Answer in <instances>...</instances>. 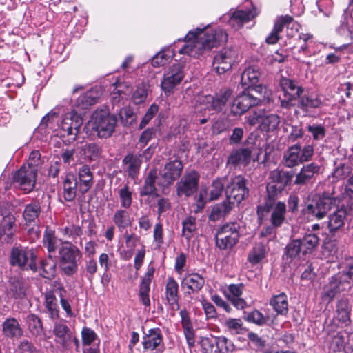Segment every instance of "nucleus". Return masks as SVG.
Instances as JSON below:
<instances>
[{"label": "nucleus", "instance_id": "obj_21", "mask_svg": "<svg viewBox=\"0 0 353 353\" xmlns=\"http://www.w3.org/2000/svg\"><path fill=\"white\" fill-rule=\"evenodd\" d=\"M2 334L12 341L19 339L23 334V330L19 321L14 317H8L2 323Z\"/></svg>", "mask_w": 353, "mask_h": 353}, {"label": "nucleus", "instance_id": "obj_25", "mask_svg": "<svg viewBox=\"0 0 353 353\" xmlns=\"http://www.w3.org/2000/svg\"><path fill=\"white\" fill-rule=\"evenodd\" d=\"M261 77V72L258 68L248 67L243 72L241 77V82L245 90H251L253 88H261L259 86Z\"/></svg>", "mask_w": 353, "mask_h": 353}, {"label": "nucleus", "instance_id": "obj_4", "mask_svg": "<svg viewBox=\"0 0 353 353\" xmlns=\"http://www.w3.org/2000/svg\"><path fill=\"white\" fill-rule=\"evenodd\" d=\"M336 198L332 193L324 192L316 194L312 196L311 202L302 209V213L307 219L321 220L336 205Z\"/></svg>", "mask_w": 353, "mask_h": 353}, {"label": "nucleus", "instance_id": "obj_3", "mask_svg": "<svg viewBox=\"0 0 353 353\" xmlns=\"http://www.w3.org/2000/svg\"><path fill=\"white\" fill-rule=\"evenodd\" d=\"M57 258L61 271L65 276H71L78 271V263L82 258V252L72 242L64 241L60 243Z\"/></svg>", "mask_w": 353, "mask_h": 353}, {"label": "nucleus", "instance_id": "obj_1", "mask_svg": "<svg viewBox=\"0 0 353 353\" xmlns=\"http://www.w3.org/2000/svg\"><path fill=\"white\" fill-rule=\"evenodd\" d=\"M203 30V28H196L195 31H190L184 40L185 41H193L190 43L184 45L179 50V53L188 54L194 57L202 55L205 51L216 47L228 39V34L221 29L211 32H204Z\"/></svg>", "mask_w": 353, "mask_h": 353}, {"label": "nucleus", "instance_id": "obj_9", "mask_svg": "<svg viewBox=\"0 0 353 353\" xmlns=\"http://www.w3.org/2000/svg\"><path fill=\"white\" fill-rule=\"evenodd\" d=\"M279 85L284 94V99L281 100V106L290 108L296 105L297 98L303 92V88L299 82L285 77H281Z\"/></svg>", "mask_w": 353, "mask_h": 353}, {"label": "nucleus", "instance_id": "obj_23", "mask_svg": "<svg viewBox=\"0 0 353 353\" xmlns=\"http://www.w3.org/2000/svg\"><path fill=\"white\" fill-rule=\"evenodd\" d=\"M258 14L256 8L252 10H236L229 16L228 23L234 30L241 28L245 23L250 21Z\"/></svg>", "mask_w": 353, "mask_h": 353}, {"label": "nucleus", "instance_id": "obj_49", "mask_svg": "<svg viewBox=\"0 0 353 353\" xmlns=\"http://www.w3.org/2000/svg\"><path fill=\"white\" fill-rule=\"evenodd\" d=\"M319 170V167L314 163H310L303 166L301 172L296 175L295 183L305 184L306 183L314 174Z\"/></svg>", "mask_w": 353, "mask_h": 353}, {"label": "nucleus", "instance_id": "obj_37", "mask_svg": "<svg viewBox=\"0 0 353 353\" xmlns=\"http://www.w3.org/2000/svg\"><path fill=\"white\" fill-rule=\"evenodd\" d=\"M158 179L157 170L151 169L144 180L143 185L140 190V196H150L155 193L157 190L155 184L157 183Z\"/></svg>", "mask_w": 353, "mask_h": 353}, {"label": "nucleus", "instance_id": "obj_10", "mask_svg": "<svg viewBox=\"0 0 353 353\" xmlns=\"http://www.w3.org/2000/svg\"><path fill=\"white\" fill-rule=\"evenodd\" d=\"M184 78V66L180 63L172 64L164 73L161 86L166 95L174 92V88Z\"/></svg>", "mask_w": 353, "mask_h": 353}, {"label": "nucleus", "instance_id": "obj_55", "mask_svg": "<svg viewBox=\"0 0 353 353\" xmlns=\"http://www.w3.org/2000/svg\"><path fill=\"white\" fill-rule=\"evenodd\" d=\"M150 85L146 83H141L137 85L136 90L134 92L132 99L134 103L141 104L145 101Z\"/></svg>", "mask_w": 353, "mask_h": 353}, {"label": "nucleus", "instance_id": "obj_8", "mask_svg": "<svg viewBox=\"0 0 353 353\" xmlns=\"http://www.w3.org/2000/svg\"><path fill=\"white\" fill-rule=\"evenodd\" d=\"M37 176V169L28 163V165H22L14 174L13 183L21 190L29 193L35 188Z\"/></svg>", "mask_w": 353, "mask_h": 353}, {"label": "nucleus", "instance_id": "obj_41", "mask_svg": "<svg viewBox=\"0 0 353 353\" xmlns=\"http://www.w3.org/2000/svg\"><path fill=\"white\" fill-rule=\"evenodd\" d=\"M112 221L120 232L130 227L132 223V219L125 208L116 210L113 214Z\"/></svg>", "mask_w": 353, "mask_h": 353}, {"label": "nucleus", "instance_id": "obj_44", "mask_svg": "<svg viewBox=\"0 0 353 353\" xmlns=\"http://www.w3.org/2000/svg\"><path fill=\"white\" fill-rule=\"evenodd\" d=\"M286 212V205L284 202L278 201L275 203L270 216L272 225L281 227L284 223Z\"/></svg>", "mask_w": 353, "mask_h": 353}, {"label": "nucleus", "instance_id": "obj_18", "mask_svg": "<svg viewBox=\"0 0 353 353\" xmlns=\"http://www.w3.org/2000/svg\"><path fill=\"white\" fill-rule=\"evenodd\" d=\"M163 337L161 330L158 328H151L148 332H144L142 345L145 350H156V353H162L165 350Z\"/></svg>", "mask_w": 353, "mask_h": 353}, {"label": "nucleus", "instance_id": "obj_64", "mask_svg": "<svg viewBox=\"0 0 353 353\" xmlns=\"http://www.w3.org/2000/svg\"><path fill=\"white\" fill-rule=\"evenodd\" d=\"M82 343L84 346L90 345L98 339L94 330L89 327H83L81 331Z\"/></svg>", "mask_w": 353, "mask_h": 353}, {"label": "nucleus", "instance_id": "obj_45", "mask_svg": "<svg viewBox=\"0 0 353 353\" xmlns=\"http://www.w3.org/2000/svg\"><path fill=\"white\" fill-rule=\"evenodd\" d=\"M301 243V247L305 256L312 254L319 245V236L312 232L305 234L301 239H299Z\"/></svg>", "mask_w": 353, "mask_h": 353}, {"label": "nucleus", "instance_id": "obj_48", "mask_svg": "<svg viewBox=\"0 0 353 353\" xmlns=\"http://www.w3.org/2000/svg\"><path fill=\"white\" fill-rule=\"evenodd\" d=\"M98 94L94 90H89L81 94L77 100L75 106L79 110L88 109L96 103Z\"/></svg>", "mask_w": 353, "mask_h": 353}, {"label": "nucleus", "instance_id": "obj_19", "mask_svg": "<svg viewBox=\"0 0 353 353\" xmlns=\"http://www.w3.org/2000/svg\"><path fill=\"white\" fill-rule=\"evenodd\" d=\"M53 322L52 332L55 336L56 343L59 344L64 350L69 349V341L73 332L67 325L66 321L63 319H58Z\"/></svg>", "mask_w": 353, "mask_h": 353}, {"label": "nucleus", "instance_id": "obj_13", "mask_svg": "<svg viewBox=\"0 0 353 353\" xmlns=\"http://www.w3.org/2000/svg\"><path fill=\"white\" fill-rule=\"evenodd\" d=\"M237 52L234 48H223L214 57L212 67L218 74L229 71L236 62Z\"/></svg>", "mask_w": 353, "mask_h": 353}, {"label": "nucleus", "instance_id": "obj_14", "mask_svg": "<svg viewBox=\"0 0 353 353\" xmlns=\"http://www.w3.org/2000/svg\"><path fill=\"white\" fill-rule=\"evenodd\" d=\"M199 174L195 171L185 173L176 183V194L179 197L188 198L192 196L198 190Z\"/></svg>", "mask_w": 353, "mask_h": 353}, {"label": "nucleus", "instance_id": "obj_63", "mask_svg": "<svg viewBox=\"0 0 353 353\" xmlns=\"http://www.w3.org/2000/svg\"><path fill=\"white\" fill-rule=\"evenodd\" d=\"M224 325L233 334H240L243 330V323L241 319L230 318L225 321Z\"/></svg>", "mask_w": 353, "mask_h": 353}, {"label": "nucleus", "instance_id": "obj_7", "mask_svg": "<svg viewBox=\"0 0 353 353\" xmlns=\"http://www.w3.org/2000/svg\"><path fill=\"white\" fill-rule=\"evenodd\" d=\"M293 174L280 170L272 171L269 176L270 181L266 185V192L272 199H277L283 194L286 188L291 183Z\"/></svg>", "mask_w": 353, "mask_h": 353}, {"label": "nucleus", "instance_id": "obj_54", "mask_svg": "<svg viewBox=\"0 0 353 353\" xmlns=\"http://www.w3.org/2000/svg\"><path fill=\"white\" fill-rule=\"evenodd\" d=\"M182 235L188 241L190 240L196 230V218L192 216L186 217L182 221Z\"/></svg>", "mask_w": 353, "mask_h": 353}, {"label": "nucleus", "instance_id": "obj_2", "mask_svg": "<svg viewBox=\"0 0 353 353\" xmlns=\"http://www.w3.org/2000/svg\"><path fill=\"white\" fill-rule=\"evenodd\" d=\"M83 118L77 110L65 113L61 123V135L68 137V141H74L78 137L85 139L97 134V122L93 115L83 126Z\"/></svg>", "mask_w": 353, "mask_h": 353}, {"label": "nucleus", "instance_id": "obj_39", "mask_svg": "<svg viewBox=\"0 0 353 353\" xmlns=\"http://www.w3.org/2000/svg\"><path fill=\"white\" fill-rule=\"evenodd\" d=\"M165 299L169 305H176L178 306L179 284L173 277H168L165 284Z\"/></svg>", "mask_w": 353, "mask_h": 353}, {"label": "nucleus", "instance_id": "obj_34", "mask_svg": "<svg viewBox=\"0 0 353 353\" xmlns=\"http://www.w3.org/2000/svg\"><path fill=\"white\" fill-rule=\"evenodd\" d=\"M40 276L43 278L52 280L57 275V262L54 260L51 254L48 255L47 259H42L40 261V265L38 270Z\"/></svg>", "mask_w": 353, "mask_h": 353}, {"label": "nucleus", "instance_id": "obj_57", "mask_svg": "<svg viewBox=\"0 0 353 353\" xmlns=\"http://www.w3.org/2000/svg\"><path fill=\"white\" fill-rule=\"evenodd\" d=\"M216 348L214 353H230L233 351L234 345L232 341L225 336H216Z\"/></svg>", "mask_w": 353, "mask_h": 353}, {"label": "nucleus", "instance_id": "obj_38", "mask_svg": "<svg viewBox=\"0 0 353 353\" xmlns=\"http://www.w3.org/2000/svg\"><path fill=\"white\" fill-rule=\"evenodd\" d=\"M78 181L72 174L66 175L63 181V197L67 201H72L77 195Z\"/></svg>", "mask_w": 353, "mask_h": 353}, {"label": "nucleus", "instance_id": "obj_42", "mask_svg": "<svg viewBox=\"0 0 353 353\" xmlns=\"http://www.w3.org/2000/svg\"><path fill=\"white\" fill-rule=\"evenodd\" d=\"M42 241L49 254H51L55 252L57 249L59 250L62 241L56 236L54 231L47 227L44 231Z\"/></svg>", "mask_w": 353, "mask_h": 353}, {"label": "nucleus", "instance_id": "obj_59", "mask_svg": "<svg viewBox=\"0 0 353 353\" xmlns=\"http://www.w3.org/2000/svg\"><path fill=\"white\" fill-rule=\"evenodd\" d=\"M15 225V218L13 215L9 214L3 218L0 228L2 231V235H6L11 238L14 234V226Z\"/></svg>", "mask_w": 353, "mask_h": 353}, {"label": "nucleus", "instance_id": "obj_58", "mask_svg": "<svg viewBox=\"0 0 353 353\" xmlns=\"http://www.w3.org/2000/svg\"><path fill=\"white\" fill-rule=\"evenodd\" d=\"M276 200V199H272L270 198L269 194H267V196L265 198V202L257 207L256 212L258 219L260 221L263 220L267 216L270 210L273 208Z\"/></svg>", "mask_w": 353, "mask_h": 353}, {"label": "nucleus", "instance_id": "obj_33", "mask_svg": "<svg viewBox=\"0 0 353 353\" xmlns=\"http://www.w3.org/2000/svg\"><path fill=\"white\" fill-rule=\"evenodd\" d=\"M243 319L250 323L258 326L269 325L273 322V319L268 314H263L258 310L251 312H243Z\"/></svg>", "mask_w": 353, "mask_h": 353}, {"label": "nucleus", "instance_id": "obj_56", "mask_svg": "<svg viewBox=\"0 0 353 353\" xmlns=\"http://www.w3.org/2000/svg\"><path fill=\"white\" fill-rule=\"evenodd\" d=\"M121 206L125 209L130 208L132 203V192L129 185L125 184L118 192Z\"/></svg>", "mask_w": 353, "mask_h": 353}, {"label": "nucleus", "instance_id": "obj_26", "mask_svg": "<svg viewBox=\"0 0 353 353\" xmlns=\"http://www.w3.org/2000/svg\"><path fill=\"white\" fill-rule=\"evenodd\" d=\"M322 104L321 99L317 95L306 94L304 90L296 102V105L305 112H309L310 109L319 108Z\"/></svg>", "mask_w": 353, "mask_h": 353}, {"label": "nucleus", "instance_id": "obj_20", "mask_svg": "<svg viewBox=\"0 0 353 353\" xmlns=\"http://www.w3.org/2000/svg\"><path fill=\"white\" fill-rule=\"evenodd\" d=\"M181 287L188 290L185 292V296H191L192 294L199 292L205 285V279L198 273L188 274L181 281Z\"/></svg>", "mask_w": 353, "mask_h": 353}, {"label": "nucleus", "instance_id": "obj_30", "mask_svg": "<svg viewBox=\"0 0 353 353\" xmlns=\"http://www.w3.org/2000/svg\"><path fill=\"white\" fill-rule=\"evenodd\" d=\"M280 117L274 113H270L264 110L263 115L259 129L265 133L274 132L279 129Z\"/></svg>", "mask_w": 353, "mask_h": 353}, {"label": "nucleus", "instance_id": "obj_51", "mask_svg": "<svg viewBox=\"0 0 353 353\" xmlns=\"http://www.w3.org/2000/svg\"><path fill=\"white\" fill-rule=\"evenodd\" d=\"M26 323L30 333L34 336H40L43 333V327L41 319L34 314H29L26 317Z\"/></svg>", "mask_w": 353, "mask_h": 353}, {"label": "nucleus", "instance_id": "obj_28", "mask_svg": "<svg viewBox=\"0 0 353 353\" xmlns=\"http://www.w3.org/2000/svg\"><path fill=\"white\" fill-rule=\"evenodd\" d=\"M44 312L48 314V317L52 321L59 318V309L57 299L52 290L47 291L44 294Z\"/></svg>", "mask_w": 353, "mask_h": 353}, {"label": "nucleus", "instance_id": "obj_15", "mask_svg": "<svg viewBox=\"0 0 353 353\" xmlns=\"http://www.w3.org/2000/svg\"><path fill=\"white\" fill-rule=\"evenodd\" d=\"M183 165L181 161L175 159L166 163L159 172L157 185L162 188H168L181 174Z\"/></svg>", "mask_w": 353, "mask_h": 353}, {"label": "nucleus", "instance_id": "obj_47", "mask_svg": "<svg viewBox=\"0 0 353 353\" xmlns=\"http://www.w3.org/2000/svg\"><path fill=\"white\" fill-rule=\"evenodd\" d=\"M141 156H125L123 163L128 165L127 172L130 177L134 179L139 173L141 164Z\"/></svg>", "mask_w": 353, "mask_h": 353}, {"label": "nucleus", "instance_id": "obj_6", "mask_svg": "<svg viewBox=\"0 0 353 353\" xmlns=\"http://www.w3.org/2000/svg\"><path fill=\"white\" fill-rule=\"evenodd\" d=\"M239 230L240 225L237 222L223 224L216 232V245L221 250L232 249L239 242Z\"/></svg>", "mask_w": 353, "mask_h": 353}, {"label": "nucleus", "instance_id": "obj_52", "mask_svg": "<svg viewBox=\"0 0 353 353\" xmlns=\"http://www.w3.org/2000/svg\"><path fill=\"white\" fill-rule=\"evenodd\" d=\"M266 250L265 245L259 243L256 244L252 251L248 255V261L252 265L260 263L265 256Z\"/></svg>", "mask_w": 353, "mask_h": 353}, {"label": "nucleus", "instance_id": "obj_43", "mask_svg": "<svg viewBox=\"0 0 353 353\" xmlns=\"http://www.w3.org/2000/svg\"><path fill=\"white\" fill-rule=\"evenodd\" d=\"M346 215L347 212L345 208L337 209L330 215L327 227L330 233H334L343 226Z\"/></svg>", "mask_w": 353, "mask_h": 353}, {"label": "nucleus", "instance_id": "obj_32", "mask_svg": "<svg viewBox=\"0 0 353 353\" xmlns=\"http://www.w3.org/2000/svg\"><path fill=\"white\" fill-rule=\"evenodd\" d=\"M41 212V205L38 201H33L25 206L23 217L26 224L35 225L39 223V215Z\"/></svg>", "mask_w": 353, "mask_h": 353}, {"label": "nucleus", "instance_id": "obj_35", "mask_svg": "<svg viewBox=\"0 0 353 353\" xmlns=\"http://www.w3.org/2000/svg\"><path fill=\"white\" fill-rule=\"evenodd\" d=\"M79 179V191L84 194L89 191L93 185V174L88 165H84L81 167L78 172Z\"/></svg>", "mask_w": 353, "mask_h": 353}, {"label": "nucleus", "instance_id": "obj_53", "mask_svg": "<svg viewBox=\"0 0 353 353\" xmlns=\"http://www.w3.org/2000/svg\"><path fill=\"white\" fill-rule=\"evenodd\" d=\"M174 52L169 48L163 49L156 54L151 60V64L154 67L164 65L173 57Z\"/></svg>", "mask_w": 353, "mask_h": 353}, {"label": "nucleus", "instance_id": "obj_16", "mask_svg": "<svg viewBox=\"0 0 353 353\" xmlns=\"http://www.w3.org/2000/svg\"><path fill=\"white\" fill-rule=\"evenodd\" d=\"M247 181L241 176H236L225 188L226 199L240 203L248 196L249 189L246 185Z\"/></svg>", "mask_w": 353, "mask_h": 353}, {"label": "nucleus", "instance_id": "obj_24", "mask_svg": "<svg viewBox=\"0 0 353 353\" xmlns=\"http://www.w3.org/2000/svg\"><path fill=\"white\" fill-rule=\"evenodd\" d=\"M179 314L181 319V323L187 344L190 348H192L194 347L195 345V333L190 314L186 309H183L180 311Z\"/></svg>", "mask_w": 353, "mask_h": 353}, {"label": "nucleus", "instance_id": "obj_29", "mask_svg": "<svg viewBox=\"0 0 353 353\" xmlns=\"http://www.w3.org/2000/svg\"><path fill=\"white\" fill-rule=\"evenodd\" d=\"M336 319L344 325H348L350 322V314L352 307L350 301L347 297L343 296L339 299L336 305Z\"/></svg>", "mask_w": 353, "mask_h": 353}, {"label": "nucleus", "instance_id": "obj_36", "mask_svg": "<svg viewBox=\"0 0 353 353\" xmlns=\"http://www.w3.org/2000/svg\"><path fill=\"white\" fill-rule=\"evenodd\" d=\"M269 303L278 315L286 316L288 313V299L285 293L272 296Z\"/></svg>", "mask_w": 353, "mask_h": 353}, {"label": "nucleus", "instance_id": "obj_50", "mask_svg": "<svg viewBox=\"0 0 353 353\" xmlns=\"http://www.w3.org/2000/svg\"><path fill=\"white\" fill-rule=\"evenodd\" d=\"M231 125V120L225 113H223L214 119L212 125V130L213 134H219L227 131Z\"/></svg>", "mask_w": 353, "mask_h": 353}, {"label": "nucleus", "instance_id": "obj_62", "mask_svg": "<svg viewBox=\"0 0 353 353\" xmlns=\"http://www.w3.org/2000/svg\"><path fill=\"white\" fill-rule=\"evenodd\" d=\"M307 130L311 133L313 139L316 141L323 139L326 134L325 128L321 124L313 123L309 125Z\"/></svg>", "mask_w": 353, "mask_h": 353}, {"label": "nucleus", "instance_id": "obj_60", "mask_svg": "<svg viewBox=\"0 0 353 353\" xmlns=\"http://www.w3.org/2000/svg\"><path fill=\"white\" fill-rule=\"evenodd\" d=\"M216 336L209 335L208 336H201L199 344L203 353H214L216 348Z\"/></svg>", "mask_w": 353, "mask_h": 353}, {"label": "nucleus", "instance_id": "obj_40", "mask_svg": "<svg viewBox=\"0 0 353 353\" xmlns=\"http://www.w3.org/2000/svg\"><path fill=\"white\" fill-rule=\"evenodd\" d=\"M232 91L229 88L220 90L219 92L212 97L210 104L211 109L217 112L223 111L232 95Z\"/></svg>", "mask_w": 353, "mask_h": 353}, {"label": "nucleus", "instance_id": "obj_11", "mask_svg": "<svg viewBox=\"0 0 353 353\" xmlns=\"http://www.w3.org/2000/svg\"><path fill=\"white\" fill-rule=\"evenodd\" d=\"M250 91L243 90L233 99L230 105V113L233 116H241L251 108L259 103L261 100L254 97Z\"/></svg>", "mask_w": 353, "mask_h": 353}, {"label": "nucleus", "instance_id": "obj_61", "mask_svg": "<svg viewBox=\"0 0 353 353\" xmlns=\"http://www.w3.org/2000/svg\"><path fill=\"white\" fill-rule=\"evenodd\" d=\"M223 181L224 179H217L213 181L209 190V200H216L221 195L225 185Z\"/></svg>", "mask_w": 353, "mask_h": 353}, {"label": "nucleus", "instance_id": "obj_22", "mask_svg": "<svg viewBox=\"0 0 353 353\" xmlns=\"http://www.w3.org/2000/svg\"><path fill=\"white\" fill-rule=\"evenodd\" d=\"M306 257L299 239H291L283 250V259L289 263L295 260L305 259Z\"/></svg>", "mask_w": 353, "mask_h": 353}, {"label": "nucleus", "instance_id": "obj_27", "mask_svg": "<svg viewBox=\"0 0 353 353\" xmlns=\"http://www.w3.org/2000/svg\"><path fill=\"white\" fill-rule=\"evenodd\" d=\"M293 21L292 17L290 15L281 16L275 21L274 28L270 34L266 37L265 41L268 44H275L280 39L279 34L282 32L283 27L287 26L288 29L289 25Z\"/></svg>", "mask_w": 353, "mask_h": 353}, {"label": "nucleus", "instance_id": "obj_46", "mask_svg": "<svg viewBox=\"0 0 353 353\" xmlns=\"http://www.w3.org/2000/svg\"><path fill=\"white\" fill-rule=\"evenodd\" d=\"M27 286L26 283L17 278H11L9 285V293L14 299H22L26 296Z\"/></svg>", "mask_w": 353, "mask_h": 353}, {"label": "nucleus", "instance_id": "obj_12", "mask_svg": "<svg viewBox=\"0 0 353 353\" xmlns=\"http://www.w3.org/2000/svg\"><path fill=\"white\" fill-rule=\"evenodd\" d=\"M93 118L97 122V135L101 138L111 136L117 121L116 117L110 114L108 110H100L94 112Z\"/></svg>", "mask_w": 353, "mask_h": 353}, {"label": "nucleus", "instance_id": "obj_17", "mask_svg": "<svg viewBox=\"0 0 353 353\" xmlns=\"http://www.w3.org/2000/svg\"><path fill=\"white\" fill-rule=\"evenodd\" d=\"M346 284H350V282L343 279L341 275H333L323 287L322 299L328 303L331 302L339 294L345 290Z\"/></svg>", "mask_w": 353, "mask_h": 353}, {"label": "nucleus", "instance_id": "obj_5", "mask_svg": "<svg viewBox=\"0 0 353 353\" xmlns=\"http://www.w3.org/2000/svg\"><path fill=\"white\" fill-rule=\"evenodd\" d=\"M37 252L32 248L27 246H14L11 249L10 263L17 266L23 271L31 270L37 272L38 270Z\"/></svg>", "mask_w": 353, "mask_h": 353}, {"label": "nucleus", "instance_id": "obj_31", "mask_svg": "<svg viewBox=\"0 0 353 353\" xmlns=\"http://www.w3.org/2000/svg\"><path fill=\"white\" fill-rule=\"evenodd\" d=\"M234 207V201L227 200L226 199L222 202L215 204L209 214V221H216L222 218H225L230 214Z\"/></svg>", "mask_w": 353, "mask_h": 353}]
</instances>
